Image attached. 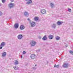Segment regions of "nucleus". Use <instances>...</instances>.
Instances as JSON below:
<instances>
[{
	"mask_svg": "<svg viewBox=\"0 0 73 73\" xmlns=\"http://www.w3.org/2000/svg\"><path fill=\"white\" fill-rule=\"evenodd\" d=\"M37 43L35 41L33 40L30 42V44L31 46H34Z\"/></svg>",
	"mask_w": 73,
	"mask_h": 73,
	"instance_id": "f257e3e1",
	"label": "nucleus"
},
{
	"mask_svg": "<svg viewBox=\"0 0 73 73\" xmlns=\"http://www.w3.org/2000/svg\"><path fill=\"white\" fill-rule=\"evenodd\" d=\"M30 24L31 27H34L36 25V23L34 22H30Z\"/></svg>",
	"mask_w": 73,
	"mask_h": 73,
	"instance_id": "f03ea898",
	"label": "nucleus"
},
{
	"mask_svg": "<svg viewBox=\"0 0 73 73\" xmlns=\"http://www.w3.org/2000/svg\"><path fill=\"white\" fill-rule=\"evenodd\" d=\"M62 67L64 68H67L68 67V64L67 63H64L62 65Z\"/></svg>",
	"mask_w": 73,
	"mask_h": 73,
	"instance_id": "7ed1b4c3",
	"label": "nucleus"
},
{
	"mask_svg": "<svg viewBox=\"0 0 73 73\" xmlns=\"http://www.w3.org/2000/svg\"><path fill=\"white\" fill-rule=\"evenodd\" d=\"M40 11L41 13L42 14H44L46 13V10L44 9H41Z\"/></svg>",
	"mask_w": 73,
	"mask_h": 73,
	"instance_id": "20e7f679",
	"label": "nucleus"
},
{
	"mask_svg": "<svg viewBox=\"0 0 73 73\" xmlns=\"http://www.w3.org/2000/svg\"><path fill=\"white\" fill-rule=\"evenodd\" d=\"M62 24H63V22L60 21H57L56 23L58 25H61Z\"/></svg>",
	"mask_w": 73,
	"mask_h": 73,
	"instance_id": "39448f33",
	"label": "nucleus"
},
{
	"mask_svg": "<svg viewBox=\"0 0 73 73\" xmlns=\"http://www.w3.org/2000/svg\"><path fill=\"white\" fill-rule=\"evenodd\" d=\"M30 57L31 59H35L36 58V55L33 54H31V55Z\"/></svg>",
	"mask_w": 73,
	"mask_h": 73,
	"instance_id": "423d86ee",
	"label": "nucleus"
},
{
	"mask_svg": "<svg viewBox=\"0 0 73 73\" xmlns=\"http://www.w3.org/2000/svg\"><path fill=\"white\" fill-rule=\"evenodd\" d=\"M17 38L19 40H21L23 38V35H19L18 36Z\"/></svg>",
	"mask_w": 73,
	"mask_h": 73,
	"instance_id": "0eeeda50",
	"label": "nucleus"
},
{
	"mask_svg": "<svg viewBox=\"0 0 73 73\" xmlns=\"http://www.w3.org/2000/svg\"><path fill=\"white\" fill-rule=\"evenodd\" d=\"M25 29V26L23 25H21L20 27V29L21 30H23Z\"/></svg>",
	"mask_w": 73,
	"mask_h": 73,
	"instance_id": "6e6552de",
	"label": "nucleus"
},
{
	"mask_svg": "<svg viewBox=\"0 0 73 73\" xmlns=\"http://www.w3.org/2000/svg\"><path fill=\"white\" fill-rule=\"evenodd\" d=\"M13 4L12 3H10L9 4V6L10 8H13Z\"/></svg>",
	"mask_w": 73,
	"mask_h": 73,
	"instance_id": "1a4fd4ad",
	"label": "nucleus"
},
{
	"mask_svg": "<svg viewBox=\"0 0 73 73\" xmlns=\"http://www.w3.org/2000/svg\"><path fill=\"white\" fill-rule=\"evenodd\" d=\"M5 42H2L0 46H5Z\"/></svg>",
	"mask_w": 73,
	"mask_h": 73,
	"instance_id": "9d476101",
	"label": "nucleus"
},
{
	"mask_svg": "<svg viewBox=\"0 0 73 73\" xmlns=\"http://www.w3.org/2000/svg\"><path fill=\"white\" fill-rule=\"evenodd\" d=\"M14 27L15 28H16V29H17V28L19 27V24L18 23L15 24Z\"/></svg>",
	"mask_w": 73,
	"mask_h": 73,
	"instance_id": "9b49d317",
	"label": "nucleus"
},
{
	"mask_svg": "<svg viewBox=\"0 0 73 73\" xmlns=\"http://www.w3.org/2000/svg\"><path fill=\"white\" fill-rule=\"evenodd\" d=\"M24 15L25 16H29V13H28V12L27 11L24 12Z\"/></svg>",
	"mask_w": 73,
	"mask_h": 73,
	"instance_id": "f8f14e48",
	"label": "nucleus"
},
{
	"mask_svg": "<svg viewBox=\"0 0 73 73\" xmlns=\"http://www.w3.org/2000/svg\"><path fill=\"white\" fill-rule=\"evenodd\" d=\"M50 7L51 8H53L54 7V3H50Z\"/></svg>",
	"mask_w": 73,
	"mask_h": 73,
	"instance_id": "ddd939ff",
	"label": "nucleus"
},
{
	"mask_svg": "<svg viewBox=\"0 0 73 73\" xmlns=\"http://www.w3.org/2000/svg\"><path fill=\"white\" fill-rule=\"evenodd\" d=\"M32 1L31 0H29L26 3V4H31L32 3Z\"/></svg>",
	"mask_w": 73,
	"mask_h": 73,
	"instance_id": "4468645a",
	"label": "nucleus"
},
{
	"mask_svg": "<svg viewBox=\"0 0 73 73\" xmlns=\"http://www.w3.org/2000/svg\"><path fill=\"white\" fill-rule=\"evenodd\" d=\"M51 27L52 28H56V25L55 24H53L51 25Z\"/></svg>",
	"mask_w": 73,
	"mask_h": 73,
	"instance_id": "2eb2a0df",
	"label": "nucleus"
},
{
	"mask_svg": "<svg viewBox=\"0 0 73 73\" xmlns=\"http://www.w3.org/2000/svg\"><path fill=\"white\" fill-rule=\"evenodd\" d=\"M48 38L50 40H52L53 39V35H50L48 36Z\"/></svg>",
	"mask_w": 73,
	"mask_h": 73,
	"instance_id": "dca6fc26",
	"label": "nucleus"
},
{
	"mask_svg": "<svg viewBox=\"0 0 73 73\" xmlns=\"http://www.w3.org/2000/svg\"><path fill=\"white\" fill-rule=\"evenodd\" d=\"M56 40H60V37L59 36H56L55 37Z\"/></svg>",
	"mask_w": 73,
	"mask_h": 73,
	"instance_id": "f3484780",
	"label": "nucleus"
},
{
	"mask_svg": "<svg viewBox=\"0 0 73 73\" xmlns=\"http://www.w3.org/2000/svg\"><path fill=\"white\" fill-rule=\"evenodd\" d=\"M6 54H7V53L6 52H3L2 54V56L3 57H5V56H6Z\"/></svg>",
	"mask_w": 73,
	"mask_h": 73,
	"instance_id": "a211bd4d",
	"label": "nucleus"
},
{
	"mask_svg": "<svg viewBox=\"0 0 73 73\" xmlns=\"http://www.w3.org/2000/svg\"><path fill=\"white\" fill-rule=\"evenodd\" d=\"M47 38H46V36H45L42 38L43 40H44V41H45V40H46V39Z\"/></svg>",
	"mask_w": 73,
	"mask_h": 73,
	"instance_id": "6ab92c4d",
	"label": "nucleus"
},
{
	"mask_svg": "<svg viewBox=\"0 0 73 73\" xmlns=\"http://www.w3.org/2000/svg\"><path fill=\"white\" fill-rule=\"evenodd\" d=\"M13 68L15 70H17V69H19V68H17V66H14Z\"/></svg>",
	"mask_w": 73,
	"mask_h": 73,
	"instance_id": "aec40b11",
	"label": "nucleus"
},
{
	"mask_svg": "<svg viewBox=\"0 0 73 73\" xmlns=\"http://www.w3.org/2000/svg\"><path fill=\"white\" fill-rule=\"evenodd\" d=\"M19 64V62L17 60H16L14 62L15 65H17Z\"/></svg>",
	"mask_w": 73,
	"mask_h": 73,
	"instance_id": "412c9836",
	"label": "nucleus"
},
{
	"mask_svg": "<svg viewBox=\"0 0 73 73\" xmlns=\"http://www.w3.org/2000/svg\"><path fill=\"white\" fill-rule=\"evenodd\" d=\"M34 20H35V21H37L38 20V17H35L34 18Z\"/></svg>",
	"mask_w": 73,
	"mask_h": 73,
	"instance_id": "4be33fe9",
	"label": "nucleus"
},
{
	"mask_svg": "<svg viewBox=\"0 0 73 73\" xmlns=\"http://www.w3.org/2000/svg\"><path fill=\"white\" fill-rule=\"evenodd\" d=\"M68 11L69 12H72V10L70 9V8H68Z\"/></svg>",
	"mask_w": 73,
	"mask_h": 73,
	"instance_id": "5701e85b",
	"label": "nucleus"
},
{
	"mask_svg": "<svg viewBox=\"0 0 73 73\" xmlns=\"http://www.w3.org/2000/svg\"><path fill=\"white\" fill-rule=\"evenodd\" d=\"M23 54H26V52L25 51H23Z\"/></svg>",
	"mask_w": 73,
	"mask_h": 73,
	"instance_id": "b1692460",
	"label": "nucleus"
},
{
	"mask_svg": "<svg viewBox=\"0 0 73 73\" xmlns=\"http://www.w3.org/2000/svg\"><path fill=\"white\" fill-rule=\"evenodd\" d=\"M2 2L3 3H4L5 2V0H2Z\"/></svg>",
	"mask_w": 73,
	"mask_h": 73,
	"instance_id": "393cba45",
	"label": "nucleus"
},
{
	"mask_svg": "<svg viewBox=\"0 0 73 73\" xmlns=\"http://www.w3.org/2000/svg\"><path fill=\"white\" fill-rule=\"evenodd\" d=\"M70 53H71V54H73V51H70Z\"/></svg>",
	"mask_w": 73,
	"mask_h": 73,
	"instance_id": "a878e982",
	"label": "nucleus"
},
{
	"mask_svg": "<svg viewBox=\"0 0 73 73\" xmlns=\"http://www.w3.org/2000/svg\"><path fill=\"white\" fill-rule=\"evenodd\" d=\"M28 20V21H29V23H30V22H31V20H30V19H29L28 18L27 19Z\"/></svg>",
	"mask_w": 73,
	"mask_h": 73,
	"instance_id": "bb28decb",
	"label": "nucleus"
},
{
	"mask_svg": "<svg viewBox=\"0 0 73 73\" xmlns=\"http://www.w3.org/2000/svg\"><path fill=\"white\" fill-rule=\"evenodd\" d=\"M59 65H58L57 66H56V68H59Z\"/></svg>",
	"mask_w": 73,
	"mask_h": 73,
	"instance_id": "cd10ccee",
	"label": "nucleus"
},
{
	"mask_svg": "<svg viewBox=\"0 0 73 73\" xmlns=\"http://www.w3.org/2000/svg\"><path fill=\"white\" fill-rule=\"evenodd\" d=\"M36 69V67H34L33 68V69Z\"/></svg>",
	"mask_w": 73,
	"mask_h": 73,
	"instance_id": "c85d7f7f",
	"label": "nucleus"
},
{
	"mask_svg": "<svg viewBox=\"0 0 73 73\" xmlns=\"http://www.w3.org/2000/svg\"><path fill=\"white\" fill-rule=\"evenodd\" d=\"M1 47L0 48V49H3V47H3V46H0Z\"/></svg>",
	"mask_w": 73,
	"mask_h": 73,
	"instance_id": "c756f323",
	"label": "nucleus"
},
{
	"mask_svg": "<svg viewBox=\"0 0 73 73\" xmlns=\"http://www.w3.org/2000/svg\"><path fill=\"white\" fill-rule=\"evenodd\" d=\"M54 67H57V65L56 64L54 65Z\"/></svg>",
	"mask_w": 73,
	"mask_h": 73,
	"instance_id": "7c9ffc66",
	"label": "nucleus"
},
{
	"mask_svg": "<svg viewBox=\"0 0 73 73\" xmlns=\"http://www.w3.org/2000/svg\"><path fill=\"white\" fill-rule=\"evenodd\" d=\"M14 1V0H11V2H13Z\"/></svg>",
	"mask_w": 73,
	"mask_h": 73,
	"instance_id": "2f4dec72",
	"label": "nucleus"
},
{
	"mask_svg": "<svg viewBox=\"0 0 73 73\" xmlns=\"http://www.w3.org/2000/svg\"><path fill=\"white\" fill-rule=\"evenodd\" d=\"M2 15V13H1V12H0V15L1 16Z\"/></svg>",
	"mask_w": 73,
	"mask_h": 73,
	"instance_id": "473e14b6",
	"label": "nucleus"
},
{
	"mask_svg": "<svg viewBox=\"0 0 73 73\" xmlns=\"http://www.w3.org/2000/svg\"><path fill=\"white\" fill-rule=\"evenodd\" d=\"M38 38H39L40 39L41 38V36H39L38 37Z\"/></svg>",
	"mask_w": 73,
	"mask_h": 73,
	"instance_id": "72a5a7b5",
	"label": "nucleus"
},
{
	"mask_svg": "<svg viewBox=\"0 0 73 73\" xmlns=\"http://www.w3.org/2000/svg\"><path fill=\"white\" fill-rule=\"evenodd\" d=\"M21 58H22V57H23V55H22L21 56Z\"/></svg>",
	"mask_w": 73,
	"mask_h": 73,
	"instance_id": "f704fd0d",
	"label": "nucleus"
},
{
	"mask_svg": "<svg viewBox=\"0 0 73 73\" xmlns=\"http://www.w3.org/2000/svg\"><path fill=\"white\" fill-rule=\"evenodd\" d=\"M1 4L0 3V6H1Z\"/></svg>",
	"mask_w": 73,
	"mask_h": 73,
	"instance_id": "c9c22d12",
	"label": "nucleus"
},
{
	"mask_svg": "<svg viewBox=\"0 0 73 73\" xmlns=\"http://www.w3.org/2000/svg\"><path fill=\"white\" fill-rule=\"evenodd\" d=\"M38 51H40V50H38Z\"/></svg>",
	"mask_w": 73,
	"mask_h": 73,
	"instance_id": "e433bc0d",
	"label": "nucleus"
},
{
	"mask_svg": "<svg viewBox=\"0 0 73 73\" xmlns=\"http://www.w3.org/2000/svg\"><path fill=\"white\" fill-rule=\"evenodd\" d=\"M35 66H36V64H35Z\"/></svg>",
	"mask_w": 73,
	"mask_h": 73,
	"instance_id": "4c0bfd02",
	"label": "nucleus"
},
{
	"mask_svg": "<svg viewBox=\"0 0 73 73\" xmlns=\"http://www.w3.org/2000/svg\"><path fill=\"white\" fill-rule=\"evenodd\" d=\"M26 1H27V0H25Z\"/></svg>",
	"mask_w": 73,
	"mask_h": 73,
	"instance_id": "58836bf2",
	"label": "nucleus"
}]
</instances>
